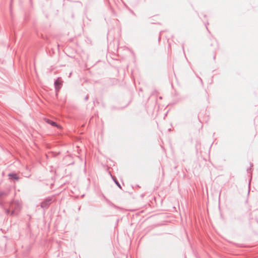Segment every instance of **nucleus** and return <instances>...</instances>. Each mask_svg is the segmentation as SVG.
Wrapping results in <instances>:
<instances>
[{
  "mask_svg": "<svg viewBox=\"0 0 258 258\" xmlns=\"http://www.w3.org/2000/svg\"><path fill=\"white\" fill-rule=\"evenodd\" d=\"M12 210L11 215H14L20 210L21 205L18 201H13L11 203L10 205Z\"/></svg>",
  "mask_w": 258,
  "mask_h": 258,
  "instance_id": "nucleus-1",
  "label": "nucleus"
},
{
  "mask_svg": "<svg viewBox=\"0 0 258 258\" xmlns=\"http://www.w3.org/2000/svg\"><path fill=\"white\" fill-rule=\"evenodd\" d=\"M53 200V197H47L46 198L42 203H41V207L43 209H47L48 208L49 205L52 203Z\"/></svg>",
  "mask_w": 258,
  "mask_h": 258,
  "instance_id": "nucleus-2",
  "label": "nucleus"
},
{
  "mask_svg": "<svg viewBox=\"0 0 258 258\" xmlns=\"http://www.w3.org/2000/svg\"><path fill=\"white\" fill-rule=\"evenodd\" d=\"M62 82L59 78H58L54 82V85L56 94L62 87Z\"/></svg>",
  "mask_w": 258,
  "mask_h": 258,
  "instance_id": "nucleus-3",
  "label": "nucleus"
},
{
  "mask_svg": "<svg viewBox=\"0 0 258 258\" xmlns=\"http://www.w3.org/2000/svg\"><path fill=\"white\" fill-rule=\"evenodd\" d=\"M45 121L48 124H51L53 126H56V127H57L58 128H61V126L60 125H58L56 122H54V121H52V120H51L50 119H46Z\"/></svg>",
  "mask_w": 258,
  "mask_h": 258,
  "instance_id": "nucleus-4",
  "label": "nucleus"
},
{
  "mask_svg": "<svg viewBox=\"0 0 258 258\" xmlns=\"http://www.w3.org/2000/svg\"><path fill=\"white\" fill-rule=\"evenodd\" d=\"M10 178L14 179H18L19 177L16 173H10L8 175Z\"/></svg>",
  "mask_w": 258,
  "mask_h": 258,
  "instance_id": "nucleus-5",
  "label": "nucleus"
},
{
  "mask_svg": "<svg viewBox=\"0 0 258 258\" xmlns=\"http://www.w3.org/2000/svg\"><path fill=\"white\" fill-rule=\"evenodd\" d=\"M7 196V193L6 192L0 190V199L4 196Z\"/></svg>",
  "mask_w": 258,
  "mask_h": 258,
  "instance_id": "nucleus-6",
  "label": "nucleus"
},
{
  "mask_svg": "<svg viewBox=\"0 0 258 258\" xmlns=\"http://www.w3.org/2000/svg\"><path fill=\"white\" fill-rule=\"evenodd\" d=\"M4 210H5V213L6 214H7V215L11 214V215L12 210L10 208V209H5Z\"/></svg>",
  "mask_w": 258,
  "mask_h": 258,
  "instance_id": "nucleus-7",
  "label": "nucleus"
},
{
  "mask_svg": "<svg viewBox=\"0 0 258 258\" xmlns=\"http://www.w3.org/2000/svg\"><path fill=\"white\" fill-rule=\"evenodd\" d=\"M113 180H114V182L115 183V184H116V185L120 188H121V185H120V183H119V182L117 181V180L116 179L113 178Z\"/></svg>",
  "mask_w": 258,
  "mask_h": 258,
  "instance_id": "nucleus-8",
  "label": "nucleus"
},
{
  "mask_svg": "<svg viewBox=\"0 0 258 258\" xmlns=\"http://www.w3.org/2000/svg\"><path fill=\"white\" fill-rule=\"evenodd\" d=\"M89 99V96L88 95H87L85 97V101H87Z\"/></svg>",
  "mask_w": 258,
  "mask_h": 258,
  "instance_id": "nucleus-9",
  "label": "nucleus"
}]
</instances>
